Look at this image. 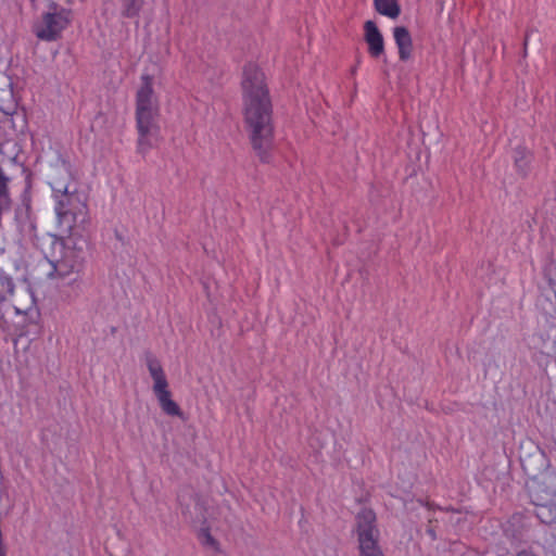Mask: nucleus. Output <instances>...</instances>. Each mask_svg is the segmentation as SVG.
<instances>
[{"label":"nucleus","instance_id":"nucleus-1","mask_svg":"<svg viewBox=\"0 0 556 556\" xmlns=\"http://www.w3.org/2000/svg\"><path fill=\"white\" fill-rule=\"evenodd\" d=\"M243 115L251 146L263 163H269L274 143L273 104L265 75L254 63L242 74Z\"/></svg>","mask_w":556,"mask_h":556},{"label":"nucleus","instance_id":"nucleus-2","mask_svg":"<svg viewBox=\"0 0 556 556\" xmlns=\"http://www.w3.org/2000/svg\"><path fill=\"white\" fill-rule=\"evenodd\" d=\"M54 202L60 229L67 236L81 239L90 223L87 195L78 190L71 191L68 195H60Z\"/></svg>","mask_w":556,"mask_h":556},{"label":"nucleus","instance_id":"nucleus-3","mask_svg":"<svg viewBox=\"0 0 556 556\" xmlns=\"http://www.w3.org/2000/svg\"><path fill=\"white\" fill-rule=\"evenodd\" d=\"M77 237L67 236L66 239L55 238L52 244V253L48 258L52 270L48 277L64 279L73 274H79L86 261V241L79 243Z\"/></svg>","mask_w":556,"mask_h":556},{"label":"nucleus","instance_id":"nucleus-4","mask_svg":"<svg viewBox=\"0 0 556 556\" xmlns=\"http://www.w3.org/2000/svg\"><path fill=\"white\" fill-rule=\"evenodd\" d=\"M73 18L71 9L50 2L48 11L34 23L33 31L42 41H56L62 38L63 31L72 24Z\"/></svg>","mask_w":556,"mask_h":556},{"label":"nucleus","instance_id":"nucleus-5","mask_svg":"<svg viewBox=\"0 0 556 556\" xmlns=\"http://www.w3.org/2000/svg\"><path fill=\"white\" fill-rule=\"evenodd\" d=\"M359 556H384L379 545L377 517L372 509L363 508L355 517Z\"/></svg>","mask_w":556,"mask_h":556},{"label":"nucleus","instance_id":"nucleus-6","mask_svg":"<svg viewBox=\"0 0 556 556\" xmlns=\"http://www.w3.org/2000/svg\"><path fill=\"white\" fill-rule=\"evenodd\" d=\"M147 366L150 376L153 379V392L159 401L160 407L168 416L184 417V412L179 405L172 400V393L168 390V381L161 363L152 355L147 356Z\"/></svg>","mask_w":556,"mask_h":556},{"label":"nucleus","instance_id":"nucleus-7","mask_svg":"<svg viewBox=\"0 0 556 556\" xmlns=\"http://www.w3.org/2000/svg\"><path fill=\"white\" fill-rule=\"evenodd\" d=\"M159 116L160 112L136 113L137 152L142 156L156 147L161 139Z\"/></svg>","mask_w":556,"mask_h":556},{"label":"nucleus","instance_id":"nucleus-8","mask_svg":"<svg viewBox=\"0 0 556 556\" xmlns=\"http://www.w3.org/2000/svg\"><path fill=\"white\" fill-rule=\"evenodd\" d=\"M160 112L159 101L153 89V77L141 76V86L136 93V113Z\"/></svg>","mask_w":556,"mask_h":556},{"label":"nucleus","instance_id":"nucleus-9","mask_svg":"<svg viewBox=\"0 0 556 556\" xmlns=\"http://www.w3.org/2000/svg\"><path fill=\"white\" fill-rule=\"evenodd\" d=\"M26 173L25 188L21 195V206L15 211V218L21 225L29 223L30 227L34 228L33 224V211H31V187H33V174L24 169Z\"/></svg>","mask_w":556,"mask_h":556},{"label":"nucleus","instance_id":"nucleus-10","mask_svg":"<svg viewBox=\"0 0 556 556\" xmlns=\"http://www.w3.org/2000/svg\"><path fill=\"white\" fill-rule=\"evenodd\" d=\"M364 31V39L368 45L369 55L374 59L380 58L384 53V40L378 26L374 21H366Z\"/></svg>","mask_w":556,"mask_h":556},{"label":"nucleus","instance_id":"nucleus-11","mask_svg":"<svg viewBox=\"0 0 556 556\" xmlns=\"http://www.w3.org/2000/svg\"><path fill=\"white\" fill-rule=\"evenodd\" d=\"M53 199H60V195H68L71 191H77V186L74 182L72 175L66 168H60L56 170L55 176L51 178L49 182Z\"/></svg>","mask_w":556,"mask_h":556},{"label":"nucleus","instance_id":"nucleus-12","mask_svg":"<svg viewBox=\"0 0 556 556\" xmlns=\"http://www.w3.org/2000/svg\"><path fill=\"white\" fill-rule=\"evenodd\" d=\"M394 41L399 49V59L403 62L408 61L413 53V39L409 30L405 26L393 28Z\"/></svg>","mask_w":556,"mask_h":556},{"label":"nucleus","instance_id":"nucleus-13","mask_svg":"<svg viewBox=\"0 0 556 556\" xmlns=\"http://www.w3.org/2000/svg\"><path fill=\"white\" fill-rule=\"evenodd\" d=\"M513 159L517 174L521 178H526L531 169V163L533 160L532 152L526 147L518 146L514 149Z\"/></svg>","mask_w":556,"mask_h":556},{"label":"nucleus","instance_id":"nucleus-14","mask_svg":"<svg viewBox=\"0 0 556 556\" xmlns=\"http://www.w3.org/2000/svg\"><path fill=\"white\" fill-rule=\"evenodd\" d=\"M534 514L542 523L554 526L556 529V489L553 490L549 502L535 503Z\"/></svg>","mask_w":556,"mask_h":556},{"label":"nucleus","instance_id":"nucleus-15","mask_svg":"<svg viewBox=\"0 0 556 556\" xmlns=\"http://www.w3.org/2000/svg\"><path fill=\"white\" fill-rule=\"evenodd\" d=\"M121 16L124 18H138L144 5V0H118Z\"/></svg>","mask_w":556,"mask_h":556},{"label":"nucleus","instance_id":"nucleus-16","mask_svg":"<svg viewBox=\"0 0 556 556\" xmlns=\"http://www.w3.org/2000/svg\"><path fill=\"white\" fill-rule=\"evenodd\" d=\"M375 10L389 18H397L401 14V7L397 0H374Z\"/></svg>","mask_w":556,"mask_h":556},{"label":"nucleus","instance_id":"nucleus-17","mask_svg":"<svg viewBox=\"0 0 556 556\" xmlns=\"http://www.w3.org/2000/svg\"><path fill=\"white\" fill-rule=\"evenodd\" d=\"M205 543L217 548L218 542L207 532L205 535Z\"/></svg>","mask_w":556,"mask_h":556},{"label":"nucleus","instance_id":"nucleus-18","mask_svg":"<svg viewBox=\"0 0 556 556\" xmlns=\"http://www.w3.org/2000/svg\"><path fill=\"white\" fill-rule=\"evenodd\" d=\"M431 522H432V520H429V525H431ZM426 531L432 541H435L438 539L437 532H435L434 528H432L431 526H428Z\"/></svg>","mask_w":556,"mask_h":556},{"label":"nucleus","instance_id":"nucleus-19","mask_svg":"<svg viewBox=\"0 0 556 556\" xmlns=\"http://www.w3.org/2000/svg\"><path fill=\"white\" fill-rule=\"evenodd\" d=\"M516 556H536V555L530 551L523 549V551H520Z\"/></svg>","mask_w":556,"mask_h":556},{"label":"nucleus","instance_id":"nucleus-20","mask_svg":"<svg viewBox=\"0 0 556 556\" xmlns=\"http://www.w3.org/2000/svg\"><path fill=\"white\" fill-rule=\"evenodd\" d=\"M426 507H427L428 509H442L440 506H438V505H437V504H434V503H427V504H426Z\"/></svg>","mask_w":556,"mask_h":556},{"label":"nucleus","instance_id":"nucleus-21","mask_svg":"<svg viewBox=\"0 0 556 556\" xmlns=\"http://www.w3.org/2000/svg\"><path fill=\"white\" fill-rule=\"evenodd\" d=\"M527 45H528V34L526 35L525 42H523L525 50L527 49Z\"/></svg>","mask_w":556,"mask_h":556},{"label":"nucleus","instance_id":"nucleus-22","mask_svg":"<svg viewBox=\"0 0 556 556\" xmlns=\"http://www.w3.org/2000/svg\"><path fill=\"white\" fill-rule=\"evenodd\" d=\"M445 511H456L453 507H446L444 508Z\"/></svg>","mask_w":556,"mask_h":556},{"label":"nucleus","instance_id":"nucleus-23","mask_svg":"<svg viewBox=\"0 0 556 556\" xmlns=\"http://www.w3.org/2000/svg\"><path fill=\"white\" fill-rule=\"evenodd\" d=\"M75 0H67L68 3H73Z\"/></svg>","mask_w":556,"mask_h":556}]
</instances>
